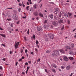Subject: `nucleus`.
Returning <instances> with one entry per match:
<instances>
[{"mask_svg":"<svg viewBox=\"0 0 76 76\" xmlns=\"http://www.w3.org/2000/svg\"><path fill=\"white\" fill-rule=\"evenodd\" d=\"M45 37H47V38H51V39H53L54 38V34H52L51 33H49L48 35H45Z\"/></svg>","mask_w":76,"mask_h":76,"instance_id":"obj_1","label":"nucleus"},{"mask_svg":"<svg viewBox=\"0 0 76 76\" xmlns=\"http://www.w3.org/2000/svg\"><path fill=\"white\" fill-rule=\"evenodd\" d=\"M59 54V52L57 50L55 51L54 52H53L52 53V55L53 56H58V55Z\"/></svg>","mask_w":76,"mask_h":76,"instance_id":"obj_2","label":"nucleus"},{"mask_svg":"<svg viewBox=\"0 0 76 76\" xmlns=\"http://www.w3.org/2000/svg\"><path fill=\"white\" fill-rule=\"evenodd\" d=\"M15 49H16V48H18V46H19V44L20 43V42H17V43L16 44V42H15Z\"/></svg>","mask_w":76,"mask_h":76,"instance_id":"obj_3","label":"nucleus"},{"mask_svg":"<svg viewBox=\"0 0 76 76\" xmlns=\"http://www.w3.org/2000/svg\"><path fill=\"white\" fill-rule=\"evenodd\" d=\"M63 58L64 60V61H68V60H69V59L67 58V57L66 56H63Z\"/></svg>","mask_w":76,"mask_h":76,"instance_id":"obj_4","label":"nucleus"},{"mask_svg":"<svg viewBox=\"0 0 76 76\" xmlns=\"http://www.w3.org/2000/svg\"><path fill=\"white\" fill-rule=\"evenodd\" d=\"M52 24L53 25H54V26H57L58 25V23L56 21H53Z\"/></svg>","mask_w":76,"mask_h":76,"instance_id":"obj_5","label":"nucleus"},{"mask_svg":"<svg viewBox=\"0 0 76 76\" xmlns=\"http://www.w3.org/2000/svg\"><path fill=\"white\" fill-rule=\"evenodd\" d=\"M64 13L65 18H67L68 17V14H67V12H64Z\"/></svg>","mask_w":76,"mask_h":76,"instance_id":"obj_6","label":"nucleus"},{"mask_svg":"<svg viewBox=\"0 0 76 76\" xmlns=\"http://www.w3.org/2000/svg\"><path fill=\"white\" fill-rule=\"evenodd\" d=\"M33 14L35 16H38V13L37 12H34Z\"/></svg>","mask_w":76,"mask_h":76,"instance_id":"obj_7","label":"nucleus"},{"mask_svg":"<svg viewBox=\"0 0 76 76\" xmlns=\"http://www.w3.org/2000/svg\"><path fill=\"white\" fill-rule=\"evenodd\" d=\"M59 11L60 10L58 8H56L55 10V12H56V13H58Z\"/></svg>","mask_w":76,"mask_h":76,"instance_id":"obj_8","label":"nucleus"},{"mask_svg":"<svg viewBox=\"0 0 76 76\" xmlns=\"http://www.w3.org/2000/svg\"><path fill=\"white\" fill-rule=\"evenodd\" d=\"M42 29V28L41 26H37V31H41Z\"/></svg>","mask_w":76,"mask_h":76,"instance_id":"obj_9","label":"nucleus"},{"mask_svg":"<svg viewBox=\"0 0 76 76\" xmlns=\"http://www.w3.org/2000/svg\"><path fill=\"white\" fill-rule=\"evenodd\" d=\"M59 51H60L61 53H65V51L62 49H59Z\"/></svg>","mask_w":76,"mask_h":76,"instance_id":"obj_10","label":"nucleus"},{"mask_svg":"<svg viewBox=\"0 0 76 76\" xmlns=\"http://www.w3.org/2000/svg\"><path fill=\"white\" fill-rule=\"evenodd\" d=\"M69 16L70 18H72V13H69Z\"/></svg>","mask_w":76,"mask_h":76,"instance_id":"obj_11","label":"nucleus"},{"mask_svg":"<svg viewBox=\"0 0 76 76\" xmlns=\"http://www.w3.org/2000/svg\"><path fill=\"white\" fill-rule=\"evenodd\" d=\"M39 16H40L42 18V17H43V14H42V13L41 12H40L39 13Z\"/></svg>","mask_w":76,"mask_h":76,"instance_id":"obj_12","label":"nucleus"},{"mask_svg":"<svg viewBox=\"0 0 76 76\" xmlns=\"http://www.w3.org/2000/svg\"><path fill=\"white\" fill-rule=\"evenodd\" d=\"M52 66L53 67H55V68H56L57 67V66H56V65L54 64H53L52 65Z\"/></svg>","mask_w":76,"mask_h":76,"instance_id":"obj_13","label":"nucleus"},{"mask_svg":"<svg viewBox=\"0 0 76 76\" xmlns=\"http://www.w3.org/2000/svg\"><path fill=\"white\" fill-rule=\"evenodd\" d=\"M70 66H66V70H69V69H70Z\"/></svg>","mask_w":76,"mask_h":76,"instance_id":"obj_14","label":"nucleus"},{"mask_svg":"<svg viewBox=\"0 0 76 76\" xmlns=\"http://www.w3.org/2000/svg\"><path fill=\"white\" fill-rule=\"evenodd\" d=\"M69 59L70 60H73V59H74V58L72 57H69Z\"/></svg>","mask_w":76,"mask_h":76,"instance_id":"obj_15","label":"nucleus"},{"mask_svg":"<svg viewBox=\"0 0 76 76\" xmlns=\"http://www.w3.org/2000/svg\"><path fill=\"white\" fill-rule=\"evenodd\" d=\"M35 35H34L31 38L32 39H34V40H35Z\"/></svg>","mask_w":76,"mask_h":76,"instance_id":"obj_16","label":"nucleus"},{"mask_svg":"<svg viewBox=\"0 0 76 76\" xmlns=\"http://www.w3.org/2000/svg\"><path fill=\"white\" fill-rule=\"evenodd\" d=\"M58 23H63V20L62 19L58 21Z\"/></svg>","mask_w":76,"mask_h":76,"instance_id":"obj_17","label":"nucleus"},{"mask_svg":"<svg viewBox=\"0 0 76 76\" xmlns=\"http://www.w3.org/2000/svg\"><path fill=\"white\" fill-rule=\"evenodd\" d=\"M0 35H1V36L2 37H4V38H6V35H3V34H0Z\"/></svg>","mask_w":76,"mask_h":76,"instance_id":"obj_18","label":"nucleus"},{"mask_svg":"<svg viewBox=\"0 0 76 76\" xmlns=\"http://www.w3.org/2000/svg\"><path fill=\"white\" fill-rule=\"evenodd\" d=\"M16 17V14H14L13 15V19H15V18Z\"/></svg>","mask_w":76,"mask_h":76,"instance_id":"obj_19","label":"nucleus"},{"mask_svg":"<svg viewBox=\"0 0 76 76\" xmlns=\"http://www.w3.org/2000/svg\"><path fill=\"white\" fill-rule=\"evenodd\" d=\"M69 53L70 54H73V52L72 50H70L69 51Z\"/></svg>","mask_w":76,"mask_h":76,"instance_id":"obj_20","label":"nucleus"},{"mask_svg":"<svg viewBox=\"0 0 76 76\" xmlns=\"http://www.w3.org/2000/svg\"><path fill=\"white\" fill-rule=\"evenodd\" d=\"M48 40H49V39H48V38H45V41H46V42H47V41H48Z\"/></svg>","mask_w":76,"mask_h":76,"instance_id":"obj_21","label":"nucleus"},{"mask_svg":"<svg viewBox=\"0 0 76 76\" xmlns=\"http://www.w3.org/2000/svg\"><path fill=\"white\" fill-rule=\"evenodd\" d=\"M51 52V50H48L46 51V53H49Z\"/></svg>","mask_w":76,"mask_h":76,"instance_id":"obj_22","label":"nucleus"},{"mask_svg":"<svg viewBox=\"0 0 76 76\" xmlns=\"http://www.w3.org/2000/svg\"><path fill=\"white\" fill-rule=\"evenodd\" d=\"M66 48L67 49H69V50H70V48L68 46H66Z\"/></svg>","mask_w":76,"mask_h":76,"instance_id":"obj_23","label":"nucleus"},{"mask_svg":"<svg viewBox=\"0 0 76 76\" xmlns=\"http://www.w3.org/2000/svg\"><path fill=\"white\" fill-rule=\"evenodd\" d=\"M29 6H27L26 7V10H27V11H28V10H29Z\"/></svg>","mask_w":76,"mask_h":76,"instance_id":"obj_24","label":"nucleus"},{"mask_svg":"<svg viewBox=\"0 0 76 76\" xmlns=\"http://www.w3.org/2000/svg\"><path fill=\"white\" fill-rule=\"evenodd\" d=\"M50 18L51 19H53V15H50Z\"/></svg>","mask_w":76,"mask_h":76,"instance_id":"obj_25","label":"nucleus"},{"mask_svg":"<svg viewBox=\"0 0 76 76\" xmlns=\"http://www.w3.org/2000/svg\"><path fill=\"white\" fill-rule=\"evenodd\" d=\"M27 33L28 35H29V29H28L27 31Z\"/></svg>","mask_w":76,"mask_h":76,"instance_id":"obj_26","label":"nucleus"},{"mask_svg":"<svg viewBox=\"0 0 76 76\" xmlns=\"http://www.w3.org/2000/svg\"><path fill=\"white\" fill-rule=\"evenodd\" d=\"M24 38L25 41H27V39H26V37H24Z\"/></svg>","mask_w":76,"mask_h":76,"instance_id":"obj_27","label":"nucleus"},{"mask_svg":"<svg viewBox=\"0 0 76 76\" xmlns=\"http://www.w3.org/2000/svg\"><path fill=\"white\" fill-rule=\"evenodd\" d=\"M71 46L72 47V48H73V47H74V44H72L71 45Z\"/></svg>","mask_w":76,"mask_h":76,"instance_id":"obj_28","label":"nucleus"},{"mask_svg":"<svg viewBox=\"0 0 76 76\" xmlns=\"http://www.w3.org/2000/svg\"><path fill=\"white\" fill-rule=\"evenodd\" d=\"M36 44H38V40H36Z\"/></svg>","mask_w":76,"mask_h":76,"instance_id":"obj_29","label":"nucleus"},{"mask_svg":"<svg viewBox=\"0 0 76 76\" xmlns=\"http://www.w3.org/2000/svg\"><path fill=\"white\" fill-rule=\"evenodd\" d=\"M64 29V26H63V27L61 29V31H63Z\"/></svg>","mask_w":76,"mask_h":76,"instance_id":"obj_30","label":"nucleus"},{"mask_svg":"<svg viewBox=\"0 0 76 76\" xmlns=\"http://www.w3.org/2000/svg\"><path fill=\"white\" fill-rule=\"evenodd\" d=\"M52 72H53L54 73H56V70L54 69H52Z\"/></svg>","mask_w":76,"mask_h":76,"instance_id":"obj_31","label":"nucleus"},{"mask_svg":"<svg viewBox=\"0 0 76 76\" xmlns=\"http://www.w3.org/2000/svg\"><path fill=\"white\" fill-rule=\"evenodd\" d=\"M61 15H62V14H61V12H60L59 13V17H61Z\"/></svg>","mask_w":76,"mask_h":76,"instance_id":"obj_32","label":"nucleus"},{"mask_svg":"<svg viewBox=\"0 0 76 76\" xmlns=\"http://www.w3.org/2000/svg\"><path fill=\"white\" fill-rule=\"evenodd\" d=\"M68 24H70V20H68Z\"/></svg>","mask_w":76,"mask_h":76,"instance_id":"obj_33","label":"nucleus"},{"mask_svg":"<svg viewBox=\"0 0 76 76\" xmlns=\"http://www.w3.org/2000/svg\"><path fill=\"white\" fill-rule=\"evenodd\" d=\"M21 8H19L18 9V11L19 12H20V10H21Z\"/></svg>","mask_w":76,"mask_h":76,"instance_id":"obj_34","label":"nucleus"},{"mask_svg":"<svg viewBox=\"0 0 76 76\" xmlns=\"http://www.w3.org/2000/svg\"><path fill=\"white\" fill-rule=\"evenodd\" d=\"M34 7L35 9H37V6H36V5H34Z\"/></svg>","mask_w":76,"mask_h":76,"instance_id":"obj_35","label":"nucleus"},{"mask_svg":"<svg viewBox=\"0 0 76 76\" xmlns=\"http://www.w3.org/2000/svg\"><path fill=\"white\" fill-rule=\"evenodd\" d=\"M22 4H23V7H25V5L23 4V1L22 2Z\"/></svg>","mask_w":76,"mask_h":76,"instance_id":"obj_36","label":"nucleus"},{"mask_svg":"<svg viewBox=\"0 0 76 76\" xmlns=\"http://www.w3.org/2000/svg\"><path fill=\"white\" fill-rule=\"evenodd\" d=\"M29 69H30V67H29V66H28L27 68V69L29 70Z\"/></svg>","mask_w":76,"mask_h":76,"instance_id":"obj_37","label":"nucleus"},{"mask_svg":"<svg viewBox=\"0 0 76 76\" xmlns=\"http://www.w3.org/2000/svg\"><path fill=\"white\" fill-rule=\"evenodd\" d=\"M0 69L1 70H2L3 69V67L1 66H0Z\"/></svg>","mask_w":76,"mask_h":76,"instance_id":"obj_38","label":"nucleus"},{"mask_svg":"<svg viewBox=\"0 0 76 76\" xmlns=\"http://www.w3.org/2000/svg\"><path fill=\"white\" fill-rule=\"evenodd\" d=\"M2 45H3V47H6V46L5 45L3 44H1Z\"/></svg>","mask_w":76,"mask_h":76,"instance_id":"obj_39","label":"nucleus"},{"mask_svg":"<svg viewBox=\"0 0 76 76\" xmlns=\"http://www.w3.org/2000/svg\"><path fill=\"white\" fill-rule=\"evenodd\" d=\"M31 54H32V55H34V52H31Z\"/></svg>","mask_w":76,"mask_h":76,"instance_id":"obj_40","label":"nucleus"},{"mask_svg":"<svg viewBox=\"0 0 76 76\" xmlns=\"http://www.w3.org/2000/svg\"><path fill=\"white\" fill-rule=\"evenodd\" d=\"M37 47H38V48H39V45H38V44H37Z\"/></svg>","mask_w":76,"mask_h":76,"instance_id":"obj_41","label":"nucleus"},{"mask_svg":"<svg viewBox=\"0 0 76 76\" xmlns=\"http://www.w3.org/2000/svg\"><path fill=\"white\" fill-rule=\"evenodd\" d=\"M25 52L26 53H27V52H28V50L27 49L26 50H25Z\"/></svg>","mask_w":76,"mask_h":76,"instance_id":"obj_42","label":"nucleus"},{"mask_svg":"<svg viewBox=\"0 0 76 76\" xmlns=\"http://www.w3.org/2000/svg\"><path fill=\"white\" fill-rule=\"evenodd\" d=\"M45 72H46V73H48V72H47V70L46 69H45Z\"/></svg>","mask_w":76,"mask_h":76,"instance_id":"obj_43","label":"nucleus"},{"mask_svg":"<svg viewBox=\"0 0 76 76\" xmlns=\"http://www.w3.org/2000/svg\"><path fill=\"white\" fill-rule=\"evenodd\" d=\"M22 61V59L21 58V59H19V61Z\"/></svg>","mask_w":76,"mask_h":76,"instance_id":"obj_44","label":"nucleus"},{"mask_svg":"<svg viewBox=\"0 0 76 76\" xmlns=\"http://www.w3.org/2000/svg\"><path fill=\"white\" fill-rule=\"evenodd\" d=\"M10 54H12V51H10Z\"/></svg>","mask_w":76,"mask_h":76,"instance_id":"obj_45","label":"nucleus"},{"mask_svg":"<svg viewBox=\"0 0 76 76\" xmlns=\"http://www.w3.org/2000/svg\"><path fill=\"white\" fill-rule=\"evenodd\" d=\"M2 60H3V61H6V58H3L2 59Z\"/></svg>","mask_w":76,"mask_h":76,"instance_id":"obj_46","label":"nucleus"},{"mask_svg":"<svg viewBox=\"0 0 76 76\" xmlns=\"http://www.w3.org/2000/svg\"><path fill=\"white\" fill-rule=\"evenodd\" d=\"M20 21H18V22H17V24L18 25V24H19V22H20Z\"/></svg>","mask_w":76,"mask_h":76,"instance_id":"obj_47","label":"nucleus"},{"mask_svg":"<svg viewBox=\"0 0 76 76\" xmlns=\"http://www.w3.org/2000/svg\"><path fill=\"white\" fill-rule=\"evenodd\" d=\"M23 19H26V16L25 17H23Z\"/></svg>","mask_w":76,"mask_h":76,"instance_id":"obj_48","label":"nucleus"},{"mask_svg":"<svg viewBox=\"0 0 76 76\" xmlns=\"http://www.w3.org/2000/svg\"><path fill=\"white\" fill-rule=\"evenodd\" d=\"M13 9V8L11 7V8H7V9Z\"/></svg>","mask_w":76,"mask_h":76,"instance_id":"obj_49","label":"nucleus"},{"mask_svg":"<svg viewBox=\"0 0 76 76\" xmlns=\"http://www.w3.org/2000/svg\"><path fill=\"white\" fill-rule=\"evenodd\" d=\"M65 5H69V4L67 3L65 4Z\"/></svg>","mask_w":76,"mask_h":76,"instance_id":"obj_50","label":"nucleus"},{"mask_svg":"<svg viewBox=\"0 0 76 76\" xmlns=\"http://www.w3.org/2000/svg\"><path fill=\"white\" fill-rule=\"evenodd\" d=\"M36 19H37V20H39V17H37V18H36Z\"/></svg>","mask_w":76,"mask_h":76,"instance_id":"obj_51","label":"nucleus"},{"mask_svg":"<svg viewBox=\"0 0 76 76\" xmlns=\"http://www.w3.org/2000/svg\"><path fill=\"white\" fill-rule=\"evenodd\" d=\"M21 53H23V50L21 49Z\"/></svg>","mask_w":76,"mask_h":76,"instance_id":"obj_52","label":"nucleus"},{"mask_svg":"<svg viewBox=\"0 0 76 76\" xmlns=\"http://www.w3.org/2000/svg\"><path fill=\"white\" fill-rule=\"evenodd\" d=\"M28 62H26L25 64V65H28Z\"/></svg>","mask_w":76,"mask_h":76,"instance_id":"obj_53","label":"nucleus"},{"mask_svg":"<svg viewBox=\"0 0 76 76\" xmlns=\"http://www.w3.org/2000/svg\"><path fill=\"white\" fill-rule=\"evenodd\" d=\"M61 68H62V69H64V67L63 66H61Z\"/></svg>","mask_w":76,"mask_h":76,"instance_id":"obj_54","label":"nucleus"},{"mask_svg":"<svg viewBox=\"0 0 76 76\" xmlns=\"http://www.w3.org/2000/svg\"><path fill=\"white\" fill-rule=\"evenodd\" d=\"M22 74H23V75H25V73L24 72H23L22 73Z\"/></svg>","mask_w":76,"mask_h":76,"instance_id":"obj_55","label":"nucleus"},{"mask_svg":"<svg viewBox=\"0 0 76 76\" xmlns=\"http://www.w3.org/2000/svg\"><path fill=\"white\" fill-rule=\"evenodd\" d=\"M0 29L1 31H3V29H2L1 27H0Z\"/></svg>","mask_w":76,"mask_h":76,"instance_id":"obj_56","label":"nucleus"},{"mask_svg":"<svg viewBox=\"0 0 76 76\" xmlns=\"http://www.w3.org/2000/svg\"><path fill=\"white\" fill-rule=\"evenodd\" d=\"M18 17H16L15 18L16 20H17V19H18Z\"/></svg>","mask_w":76,"mask_h":76,"instance_id":"obj_57","label":"nucleus"},{"mask_svg":"<svg viewBox=\"0 0 76 76\" xmlns=\"http://www.w3.org/2000/svg\"><path fill=\"white\" fill-rule=\"evenodd\" d=\"M25 58V57L24 56H23L22 57V59H24Z\"/></svg>","mask_w":76,"mask_h":76,"instance_id":"obj_58","label":"nucleus"},{"mask_svg":"<svg viewBox=\"0 0 76 76\" xmlns=\"http://www.w3.org/2000/svg\"><path fill=\"white\" fill-rule=\"evenodd\" d=\"M19 6H22V4H21V3H19Z\"/></svg>","mask_w":76,"mask_h":76,"instance_id":"obj_59","label":"nucleus"},{"mask_svg":"<svg viewBox=\"0 0 76 76\" xmlns=\"http://www.w3.org/2000/svg\"><path fill=\"white\" fill-rule=\"evenodd\" d=\"M28 63H29V64H31V61H28Z\"/></svg>","mask_w":76,"mask_h":76,"instance_id":"obj_60","label":"nucleus"},{"mask_svg":"<svg viewBox=\"0 0 76 76\" xmlns=\"http://www.w3.org/2000/svg\"><path fill=\"white\" fill-rule=\"evenodd\" d=\"M40 58H39L38 59V61H40Z\"/></svg>","mask_w":76,"mask_h":76,"instance_id":"obj_61","label":"nucleus"},{"mask_svg":"<svg viewBox=\"0 0 76 76\" xmlns=\"http://www.w3.org/2000/svg\"><path fill=\"white\" fill-rule=\"evenodd\" d=\"M11 27H13V24H11Z\"/></svg>","mask_w":76,"mask_h":76,"instance_id":"obj_62","label":"nucleus"},{"mask_svg":"<svg viewBox=\"0 0 76 76\" xmlns=\"http://www.w3.org/2000/svg\"><path fill=\"white\" fill-rule=\"evenodd\" d=\"M7 20H11V19H7Z\"/></svg>","mask_w":76,"mask_h":76,"instance_id":"obj_63","label":"nucleus"},{"mask_svg":"<svg viewBox=\"0 0 76 76\" xmlns=\"http://www.w3.org/2000/svg\"><path fill=\"white\" fill-rule=\"evenodd\" d=\"M0 76H3V74L0 73Z\"/></svg>","mask_w":76,"mask_h":76,"instance_id":"obj_64","label":"nucleus"}]
</instances>
